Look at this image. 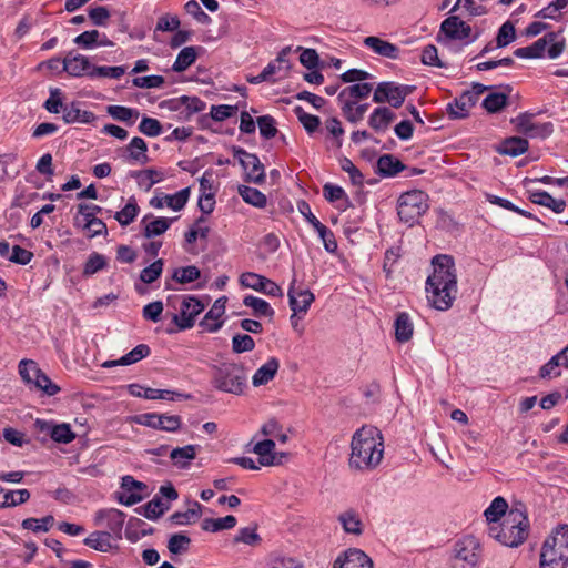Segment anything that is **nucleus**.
I'll return each mask as SVG.
<instances>
[{
  "mask_svg": "<svg viewBox=\"0 0 568 568\" xmlns=\"http://www.w3.org/2000/svg\"><path fill=\"white\" fill-rule=\"evenodd\" d=\"M106 112L114 120L124 122L129 125L133 124L139 118L140 112L136 109L123 106V105H108Z\"/></svg>",
  "mask_w": 568,
  "mask_h": 568,
  "instance_id": "41",
  "label": "nucleus"
},
{
  "mask_svg": "<svg viewBox=\"0 0 568 568\" xmlns=\"http://www.w3.org/2000/svg\"><path fill=\"white\" fill-rule=\"evenodd\" d=\"M135 422L140 425L165 432H176L182 424L178 415H164L156 413H146L136 416Z\"/></svg>",
  "mask_w": 568,
  "mask_h": 568,
  "instance_id": "10",
  "label": "nucleus"
},
{
  "mask_svg": "<svg viewBox=\"0 0 568 568\" xmlns=\"http://www.w3.org/2000/svg\"><path fill=\"white\" fill-rule=\"evenodd\" d=\"M237 192L244 202L255 207L262 209L267 203L266 195L255 187L239 185Z\"/></svg>",
  "mask_w": 568,
  "mask_h": 568,
  "instance_id": "39",
  "label": "nucleus"
},
{
  "mask_svg": "<svg viewBox=\"0 0 568 568\" xmlns=\"http://www.w3.org/2000/svg\"><path fill=\"white\" fill-rule=\"evenodd\" d=\"M101 211L102 207L94 204L80 203L78 205V213L83 215L85 221L83 227L91 232L90 237L105 235L108 233L105 223L101 219L95 217V214Z\"/></svg>",
  "mask_w": 568,
  "mask_h": 568,
  "instance_id": "14",
  "label": "nucleus"
},
{
  "mask_svg": "<svg viewBox=\"0 0 568 568\" xmlns=\"http://www.w3.org/2000/svg\"><path fill=\"white\" fill-rule=\"evenodd\" d=\"M268 568H302L300 561L293 557L284 556L280 552H273L267 560Z\"/></svg>",
  "mask_w": 568,
  "mask_h": 568,
  "instance_id": "56",
  "label": "nucleus"
},
{
  "mask_svg": "<svg viewBox=\"0 0 568 568\" xmlns=\"http://www.w3.org/2000/svg\"><path fill=\"white\" fill-rule=\"evenodd\" d=\"M32 385L38 389H41L48 396H53L60 392V387L54 384L40 368L32 382Z\"/></svg>",
  "mask_w": 568,
  "mask_h": 568,
  "instance_id": "53",
  "label": "nucleus"
},
{
  "mask_svg": "<svg viewBox=\"0 0 568 568\" xmlns=\"http://www.w3.org/2000/svg\"><path fill=\"white\" fill-rule=\"evenodd\" d=\"M138 180V184L149 191L154 184L163 179V173L154 169H146L143 171H134L131 173Z\"/></svg>",
  "mask_w": 568,
  "mask_h": 568,
  "instance_id": "46",
  "label": "nucleus"
},
{
  "mask_svg": "<svg viewBox=\"0 0 568 568\" xmlns=\"http://www.w3.org/2000/svg\"><path fill=\"white\" fill-rule=\"evenodd\" d=\"M383 454L381 432L373 426H363L352 437L348 465L355 470H372L381 464Z\"/></svg>",
  "mask_w": 568,
  "mask_h": 568,
  "instance_id": "2",
  "label": "nucleus"
},
{
  "mask_svg": "<svg viewBox=\"0 0 568 568\" xmlns=\"http://www.w3.org/2000/svg\"><path fill=\"white\" fill-rule=\"evenodd\" d=\"M106 266V260L105 257L97 252H93L89 255L87 262L83 266V276L88 277L91 276L99 271L103 270Z\"/></svg>",
  "mask_w": 568,
  "mask_h": 568,
  "instance_id": "55",
  "label": "nucleus"
},
{
  "mask_svg": "<svg viewBox=\"0 0 568 568\" xmlns=\"http://www.w3.org/2000/svg\"><path fill=\"white\" fill-rule=\"evenodd\" d=\"M243 304L247 307H251L253 310L254 316L261 317H273L274 316V310L271 307L270 303H267L265 300L247 295L243 298Z\"/></svg>",
  "mask_w": 568,
  "mask_h": 568,
  "instance_id": "43",
  "label": "nucleus"
},
{
  "mask_svg": "<svg viewBox=\"0 0 568 568\" xmlns=\"http://www.w3.org/2000/svg\"><path fill=\"white\" fill-rule=\"evenodd\" d=\"M140 212V207L135 202L134 197H131L126 205L119 212L115 213L114 219L121 226H128L132 223Z\"/></svg>",
  "mask_w": 568,
  "mask_h": 568,
  "instance_id": "50",
  "label": "nucleus"
},
{
  "mask_svg": "<svg viewBox=\"0 0 568 568\" xmlns=\"http://www.w3.org/2000/svg\"><path fill=\"white\" fill-rule=\"evenodd\" d=\"M252 442L246 446L248 452L258 455V463L261 466H277L281 465V460L277 458V452H275V442L273 439H264L255 443L252 448L250 446Z\"/></svg>",
  "mask_w": 568,
  "mask_h": 568,
  "instance_id": "19",
  "label": "nucleus"
},
{
  "mask_svg": "<svg viewBox=\"0 0 568 568\" xmlns=\"http://www.w3.org/2000/svg\"><path fill=\"white\" fill-rule=\"evenodd\" d=\"M179 216L175 217H155L153 214H146L141 220L142 235L146 239H153L164 234L170 226L178 221Z\"/></svg>",
  "mask_w": 568,
  "mask_h": 568,
  "instance_id": "17",
  "label": "nucleus"
},
{
  "mask_svg": "<svg viewBox=\"0 0 568 568\" xmlns=\"http://www.w3.org/2000/svg\"><path fill=\"white\" fill-rule=\"evenodd\" d=\"M529 143L526 139L519 138V136H513L509 139H506L500 149L499 153L510 155V156H518L520 154H524L528 150Z\"/></svg>",
  "mask_w": 568,
  "mask_h": 568,
  "instance_id": "40",
  "label": "nucleus"
},
{
  "mask_svg": "<svg viewBox=\"0 0 568 568\" xmlns=\"http://www.w3.org/2000/svg\"><path fill=\"white\" fill-rule=\"evenodd\" d=\"M191 544V538L185 534L179 532L170 537L168 541V549L173 555H179L187 550Z\"/></svg>",
  "mask_w": 568,
  "mask_h": 568,
  "instance_id": "62",
  "label": "nucleus"
},
{
  "mask_svg": "<svg viewBox=\"0 0 568 568\" xmlns=\"http://www.w3.org/2000/svg\"><path fill=\"white\" fill-rule=\"evenodd\" d=\"M202 506L197 501H193V507L186 511H175L170 516V520L174 525H186L191 521H195L201 517Z\"/></svg>",
  "mask_w": 568,
  "mask_h": 568,
  "instance_id": "49",
  "label": "nucleus"
},
{
  "mask_svg": "<svg viewBox=\"0 0 568 568\" xmlns=\"http://www.w3.org/2000/svg\"><path fill=\"white\" fill-rule=\"evenodd\" d=\"M225 304H226V297H220L217 298L213 306L210 308V311L204 315L202 321L200 322V326L210 333L217 332L222 325L223 322L219 321V318L224 314L225 312Z\"/></svg>",
  "mask_w": 568,
  "mask_h": 568,
  "instance_id": "21",
  "label": "nucleus"
},
{
  "mask_svg": "<svg viewBox=\"0 0 568 568\" xmlns=\"http://www.w3.org/2000/svg\"><path fill=\"white\" fill-rule=\"evenodd\" d=\"M126 69L123 65L118 67H95L93 65V69L91 70L90 78H110V79H120L124 73Z\"/></svg>",
  "mask_w": 568,
  "mask_h": 568,
  "instance_id": "58",
  "label": "nucleus"
},
{
  "mask_svg": "<svg viewBox=\"0 0 568 568\" xmlns=\"http://www.w3.org/2000/svg\"><path fill=\"white\" fill-rule=\"evenodd\" d=\"M541 551L568 561V525L559 526L542 544Z\"/></svg>",
  "mask_w": 568,
  "mask_h": 568,
  "instance_id": "12",
  "label": "nucleus"
},
{
  "mask_svg": "<svg viewBox=\"0 0 568 568\" xmlns=\"http://www.w3.org/2000/svg\"><path fill=\"white\" fill-rule=\"evenodd\" d=\"M242 286L262 292L268 296H282V288L273 281L253 272H245L240 277Z\"/></svg>",
  "mask_w": 568,
  "mask_h": 568,
  "instance_id": "13",
  "label": "nucleus"
},
{
  "mask_svg": "<svg viewBox=\"0 0 568 568\" xmlns=\"http://www.w3.org/2000/svg\"><path fill=\"white\" fill-rule=\"evenodd\" d=\"M516 39V30L514 24L510 21H506L498 29V33L496 37V47L505 48L509 43H511Z\"/></svg>",
  "mask_w": 568,
  "mask_h": 568,
  "instance_id": "61",
  "label": "nucleus"
},
{
  "mask_svg": "<svg viewBox=\"0 0 568 568\" xmlns=\"http://www.w3.org/2000/svg\"><path fill=\"white\" fill-rule=\"evenodd\" d=\"M428 195L420 190H412L403 193L397 201V214L399 220L413 226L418 223L420 216L428 210Z\"/></svg>",
  "mask_w": 568,
  "mask_h": 568,
  "instance_id": "5",
  "label": "nucleus"
},
{
  "mask_svg": "<svg viewBox=\"0 0 568 568\" xmlns=\"http://www.w3.org/2000/svg\"><path fill=\"white\" fill-rule=\"evenodd\" d=\"M405 169V164L393 154H383L377 160L376 173L381 176L390 178Z\"/></svg>",
  "mask_w": 568,
  "mask_h": 568,
  "instance_id": "28",
  "label": "nucleus"
},
{
  "mask_svg": "<svg viewBox=\"0 0 568 568\" xmlns=\"http://www.w3.org/2000/svg\"><path fill=\"white\" fill-rule=\"evenodd\" d=\"M415 87L399 84L393 81L379 82L374 90L373 101L375 103H389L390 106L397 109L403 105L406 97L413 93Z\"/></svg>",
  "mask_w": 568,
  "mask_h": 568,
  "instance_id": "7",
  "label": "nucleus"
},
{
  "mask_svg": "<svg viewBox=\"0 0 568 568\" xmlns=\"http://www.w3.org/2000/svg\"><path fill=\"white\" fill-rule=\"evenodd\" d=\"M508 504L501 496L495 497L488 508L484 511V516L489 524L497 525L503 516L506 517Z\"/></svg>",
  "mask_w": 568,
  "mask_h": 568,
  "instance_id": "38",
  "label": "nucleus"
},
{
  "mask_svg": "<svg viewBox=\"0 0 568 568\" xmlns=\"http://www.w3.org/2000/svg\"><path fill=\"white\" fill-rule=\"evenodd\" d=\"M196 445H186L184 447H176L170 452V458L173 464L179 468H186L191 460L196 457Z\"/></svg>",
  "mask_w": 568,
  "mask_h": 568,
  "instance_id": "35",
  "label": "nucleus"
},
{
  "mask_svg": "<svg viewBox=\"0 0 568 568\" xmlns=\"http://www.w3.org/2000/svg\"><path fill=\"white\" fill-rule=\"evenodd\" d=\"M36 427L40 432L49 433L50 437L57 443L69 444L75 438L74 433L68 424L51 425L48 422L37 419Z\"/></svg>",
  "mask_w": 568,
  "mask_h": 568,
  "instance_id": "23",
  "label": "nucleus"
},
{
  "mask_svg": "<svg viewBox=\"0 0 568 568\" xmlns=\"http://www.w3.org/2000/svg\"><path fill=\"white\" fill-rule=\"evenodd\" d=\"M236 525V518L233 515H227L222 518H205L202 521V529L204 531L216 532L224 529H232Z\"/></svg>",
  "mask_w": 568,
  "mask_h": 568,
  "instance_id": "45",
  "label": "nucleus"
},
{
  "mask_svg": "<svg viewBox=\"0 0 568 568\" xmlns=\"http://www.w3.org/2000/svg\"><path fill=\"white\" fill-rule=\"evenodd\" d=\"M199 50H202V48L201 47H185V48H183L179 52V54H178V57H176V59H175V61H174V63L172 65V70L174 72H183V71H185L189 67H191L195 62Z\"/></svg>",
  "mask_w": 568,
  "mask_h": 568,
  "instance_id": "37",
  "label": "nucleus"
},
{
  "mask_svg": "<svg viewBox=\"0 0 568 568\" xmlns=\"http://www.w3.org/2000/svg\"><path fill=\"white\" fill-rule=\"evenodd\" d=\"M477 103V101L464 91L454 101L449 102L446 106V112L452 120L465 119L469 114V110Z\"/></svg>",
  "mask_w": 568,
  "mask_h": 568,
  "instance_id": "24",
  "label": "nucleus"
},
{
  "mask_svg": "<svg viewBox=\"0 0 568 568\" xmlns=\"http://www.w3.org/2000/svg\"><path fill=\"white\" fill-rule=\"evenodd\" d=\"M333 568H374V565L363 550L351 548L335 559Z\"/></svg>",
  "mask_w": 568,
  "mask_h": 568,
  "instance_id": "16",
  "label": "nucleus"
},
{
  "mask_svg": "<svg viewBox=\"0 0 568 568\" xmlns=\"http://www.w3.org/2000/svg\"><path fill=\"white\" fill-rule=\"evenodd\" d=\"M128 160L139 164L149 162L148 145L142 138L134 136L126 146Z\"/></svg>",
  "mask_w": 568,
  "mask_h": 568,
  "instance_id": "34",
  "label": "nucleus"
},
{
  "mask_svg": "<svg viewBox=\"0 0 568 568\" xmlns=\"http://www.w3.org/2000/svg\"><path fill=\"white\" fill-rule=\"evenodd\" d=\"M561 363L558 355H554L546 364H544L539 369V377L542 379H550L554 377H559L561 375Z\"/></svg>",
  "mask_w": 568,
  "mask_h": 568,
  "instance_id": "64",
  "label": "nucleus"
},
{
  "mask_svg": "<svg viewBox=\"0 0 568 568\" xmlns=\"http://www.w3.org/2000/svg\"><path fill=\"white\" fill-rule=\"evenodd\" d=\"M555 32H548L542 38L535 41L531 45L518 48L514 51V55L520 59H539L542 58L548 43L554 40Z\"/></svg>",
  "mask_w": 568,
  "mask_h": 568,
  "instance_id": "26",
  "label": "nucleus"
},
{
  "mask_svg": "<svg viewBox=\"0 0 568 568\" xmlns=\"http://www.w3.org/2000/svg\"><path fill=\"white\" fill-rule=\"evenodd\" d=\"M151 353L150 347L146 344H139L132 351L119 358L121 365L126 366L148 357Z\"/></svg>",
  "mask_w": 568,
  "mask_h": 568,
  "instance_id": "57",
  "label": "nucleus"
},
{
  "mask_svg": "<svg viewBox=\"0 0 568 568\" xmlns=\"http://www.w3.org/2000/svg\"><path fill=\"white\" fill-rule=\"evenodd\" d=\"M432 265L433 273L426 281L428 303L438 311H447L453 306L457 295V274L454 258L445 254L436 255Z\"/></svg>",
  "mask_w": 568,
  "mask_h": 568,
  "instance_id": "1",
  "label": "nucleus"
},
{
  "mask_svg": "<svg viewBox=\"0 0 568 568\" xmlns=\"http://www.w3.org/2000/svg\"><path fill=\"white\" fill-rule=\"evenodd\" d=\"M232 153L244 170V180L246 182L254 184H263L265 182L264 165L256 154L250 153L241 146H233Z\"/></svg>",
  "mask_w": 568,
  "mask_h": 568,
  "instance_id": "9",
  "label": "nucleus"
},
{
  "mask_svg": "<svg viewBox=\"0 0 568 568\" xmlns=\"http://www.w3.org/2000/svg\"><path fill=\"white\" fill-rule=\"evenodd\" d=\"M205 305L195 296L187 295L183 297L180 314H173L172 322L178 329L169 328L166 332L173 334L178 331H186L194 326L195 318L204 311Z\"/></svg>",
  "mask_w": 568,
  "mask_h": 568,
  "instance_id": "8",
  "label": "nucleus"
},
{
  "mask_svg": "<svg viewBox=\"0 0 568 568\" xmlns=\"http://www.w3.org/2000/svg\"><path fill=\"white\" fill-rule=\"evenodd\" d=\"M529 200L535 204L550 209L555 213H561L566 207L565 200H556L546 191H529Z\"/></svg>",
  "mask_w": 568,
  "mask_h": 568,
  "instance_id": "31",
  "label": "nucleus"
},
{
  "mask_svg": "<svg viewBox=\"0 0 568 568\" xmlns=\"http://www.w3.org/2000/svg\"><path fill=\"white\" fill-rule=\"evenodd\" d=\"M164 262L159 258L149 266L144 267L140 273V280L145 284H151L156 281L163 271Z\"/></svg>",
  "mask_w": 568,
  "mask_h": 568,
  "instance_id": "63",
  "label": "nucleus"
},
{
  "mask_svg": "<svg viewBox=\"0 0 568 568\" xmlns=\"http://www.w3.org/2000/svg\"><path fill=\"white\" fill-rule=\"evenodd\" d=\"M111 532L94 531L83 540V544L94 550L108 552L113 547L111 544Z\"/></svg>",
  "mask_w": 568,
  "mask_h": 568,
  "instance_id": "36",
  "label": "nucleus"
},
{
  "mask_svg": "<svg viewBox=\"0 0 568 568\" xmlns=\"http://www.w3.org/2000/svg\"><path fill=\"white\" fill-rule=\"evenodd\" d=\"M93 69V64L89 60L88 57L74 53V52H68L67 55L63 59V68L62 71L67 72L69 75L74 78L80 77H89L91 70Z\"/></svg>",
  "mask_w": 568,
  "mask_h": 568,
  "instance_id": "15",
  "label": "nucleus"
},
{
  "mask_svg": "<svg viewBox=\"0 0 568 568\" xmlns=\"http://www.w3.org/2000/svg\"><path fill=\"white\" fill-rule=\"evenodd\" d=\"M508 101V95L504 92L489 93L483 101V108L488 113H497L503 110Z\"/></svg>",
  "mask_w": 568,
  "mask_h": 568,
  "instance_id": "51",
  "label": "nucleus"
},
{
  "mask_svg": "<svg viewBox=\"0 0 568 568\" xmlns=\"http://www.w3.org/2000/svg\"><path fill=\"white\" fill-rule=\"evenodd\" d=\"M200 276L201 271L196 266L190 265L174 270L172 278L178 283L187 284L199 280Z\"/></svg>",
  "mask_w": 568,
  "mask_h": 568,
  "instance_id": "54",
  "label": "nucleus"
},
{
  "mask_svg": "<svg viewBox=\"0 0 568 568\" xmlns=\"http://www.w3.org/2000/svg\"><path fill=\"white\" fill-rule=\"evenodd\" d=\"M173 111L185 112V118H190L194 113L203 111L206 103L197 97L182 95L178 99H172L165 102Z\"/></svg>",
  "mask_w": 568,
  "mask_h": 568,
  "instance_id": "22",
  "label": "nucleus"
},
{
  "mask_svg": "<svg viewBox=\"0 0 568 568\" xmlns=\"http://www.w3.org/2000/svg\"><path fill=\"white\" fill-rule=\"evenodd\" d=\"M364 45L371 49L374 53L388 58L397 59L399 57V48L388 41L378 37L369 36L363 41Z\"/></svg>",
  "mask_w": 568,
  "mask_h": 568,
  "instance_id": "27",
  "label": "nucleus"
},
{
  "mask_svg": "<svg viewBox=\"0 0 568 568\" xmlns=\"http://www.w3.org/2000/svg\"><path fill=\"white\" fill-rule=\"evenodd\" d=\"M54 517L52 515L44 516L40 519L38 518H26L21 526L23 529L31 530L33 532H47L54 525Z\"/></svg>",
  "mask_w": 568,
  "mask_h": 568,
  "instance_id": "48",
  "label": "nucleus"
},
{
  "mask_svg": "<svg viewBox=\"0 0 568 568\" xmlns=\"http://www.w3.org/2000/svg\"><path fill=\"white\" fill-rule=\"evenodd\" d=\"M373 90V84L368 82L354 83L345 89H343L338 95L337 100H345V98L349 99H365L369 95Z\"/></svg>",
  "mask_w": 568,
  "mask_h": 568,
  "instance_id": "42",
  "label": "nucleus"
},
{
  "mask_svg": "<svg viewBox=\"0 0 568 568\" xmlns=\"http://www.w3.org/2000/svg\"><path fill=\"white\" fill-rule=\"evenodd\" d=\"M394 328L395 338L397 342H408L412 338L414 332V325L409 315L405 312L398 313L394 323Z\"/></svg>",
  "mask_w": 568,
  "mask_h": 568,
  "instance_id": "33",
  "label": "nucleus"
},
{
  "mask_svg": "<svg viewBox=\"0 0 568 568\" xmlns=\"http://www.w3.org/2000/svg\"><path fill=\"white\" fill-rule=\"evenodd\" d=\"M98 520H105V526L115 540L122 539V529L125 520V514L119 509L110 508L100 510L97 514Z\"/></svg>",
  "mask_w": 568,
  "mask_h": 568,
  "instance_id": "20",
  "label": "nucleus"
},
{
  "mask_svg": "<svg viewBox=\"0 0 568 568\" xmlns=\"http://www.w3.org/2000/svg\"><path fill=\"white\" fill-rule=\"evenodd\" d=\"M280 368V361L276 357H270L260 368L256 369L252 377V384L255 387L266 385L276 375Z\"/></svg>",
  "mask_w": 568,
  "mask_h": 568,
  "instance_id": "29",
  "label": "nucleus"
},
{
  "mask_svg": "<svg viewBox=\"0 0 568 568\" xmlns=\"http://www.w3.org/2000/svg\"><path fill=\"white\" fill-rule=\"evenodd\" d=\"M244 366L225 362L212 367V385L221 392L241 395L246 387Z\"/></svg>",
  "mask_w": 568,
  "mask_h": 568,
  "instance_id": "4",
  "label": "nucleus"
},
{
  "mask_svg": "<svg viewBox=\"0 0 568 568\" xmlns=\"http://www.w3.org/2000/svg\"><path fill=\"white\" fill-rule=\"evenodd\" d=\"M529 519L524 504L514 505L500 524L490 525L488 535L504 546L516 548L525 542Z\"/></svg>",
  "mask_w": 568,
  "mask_h": 568,
  "instance_id": "3",
  "label": "nucleus"
},
{
  "mask_svg": "<svg viewBox=\"0 0 568 568\" xmlns=\"http://www.w3.org/2000/svg\"><path fill=\"white\" fill-rule=\"evenodd\" d=\"M191 194L190 187H184L172 195H163V199H165V204L172 209L173 211H180L182 210L185 204L189 201Z\"/></svg>",
  "mask_w": 568,
  "mask_h": 568,
  "instance_id": "60",
  "label": "nucleus"
},
{
  "mask_svg": "<svg viewBox=\"0 0 568 568\" xmlns=\"http://www.w3.org/2000/svg\"><path fill=\"white\" fill-rule=\"evenodd\" d=\"M169 508L170 505L164 503L160 496H154L149 503L136 508L135 511L146 519L156 520L169 510Z\"/></svg>",
  "mask_w": 568,
  "mask_h": 568,
  "instance_id": "32",
  "label": "nucleus"
},
{
  "mask_svg": "<svg viewBox=\"0 0 568 568\" xmlns=\"http://www.w3.org/2000/svg\"><path fill=\"white\" fill-rule=\"evenodd\" d=\"M287 295L290 307L293 312L291 321H293L297 313H306L314 301V294L310 290L295 288V280L292 282Z\"/></svg>",
  "mask_w": 568,
  "mask_h": 568,
  "instance_id": "18",
  "label": "nucleus"
},
{
  "mask_svg": "<svg viewBox=\"0 0 568 568\" xmlns=\"http://www.w3.org/2000/svg\"><path fill=\"white\" fill-rule=\"evenodd\" d=\"M532 114L528 112L520 113L516 119L513 120L514 123H516L518 131L535 136L539 133L540 129H546L550 124H544V125H537L531 122Z\"/></svg>",
  "mask_w": 568,
  "mask_h": 568,
  "instance_id": "47",
  "label": "nucleus"
},
{
  "mask_svg": "<svg viewBox=\"0 0 568 568\" xmlns=\"http://www.w3.org/2000/svg\"><path fill=\"white\" fill-rule=\"evenodd\" d=\"M1 508L16 507L24 504L30 498V491L26 488L18 490H7L3 488Z\"/></svg>",
  "mask_w": 568,
  "mask_h": 568,
  "instance_id": "44",
  "label": "nucleus"
},
{
  "mask_svg": "<svg viewBox=\"0 0 568 568\" xmlns=\"http://www.w3.org/2000/svg\"><path fill=\"white\" fill-rule=\"evenodd\" d=\"M471 27L457 16H449L442 24L437 40L442 41V34L448 40H465L471 36Z\"/></svg>",
  "mask_w": 568,
  "mask_h": 568,
  "instance_id": "11",
  "label": "nucleus"
},
{
  "mask_svg": "<svg viewBox=\"0 0 568 568\" xmlns=\"http://www.w3.org/2000/svg\"><path fill=\"white\" fill-rule=\"evenodd\" d=\"M294 113L297 116L298 121L303 124L307 133H314L318 129L321 120L317 115H313L305 112L303 108L300 105L295 106Z\"/></svg>",
  "mask_w": 568,
  "mask_h": 568,
  "instance_id": "59",
  "label": "nucleus"
},
{
  "mask_svg": "<svg viewBox=\"0 0 568 568\" xmlns=\"http://www.w3.org/2000/svg\"><path fill=\"white\" fill-rule=\"evenodd\" d=\"M395 118V113L389 108L378 106L369 115L368 124L376 132H383L387 130Z\"/></svg>",
  "mask_w": 568,
  "mask_h": 568,
  "instance_id": "30",
  "label": "nucleus"
},
{
  "mask_svg": "<svg viewBox=\"0 0 568 568\" xmlns=\"http://www.w3.org/2000/svg\"><path fill=\"white\" fill-rule=\"evenodd\" d=\"M481 557V546L474 536L457 540L450 558L452 568H476Z\"/></svg>",
  "mask_w": 568,
  "mask_h": 568,
  "instance_id": "6",
  "label": "nucleus"
},
{
  "mask_svg": "<svg viewBox=\"0 0 568 568\" xmlns=\"http://www.w3.org/2000/svg\"><path fill=\"white\" fill-rule=\"evenodd\" d=\"M338 519L345 532L354 535L362 534V521L354 511H345L339 515Z\"/></svg>",
  "mask_w": 568,
  "mask_h": 568,
  "instance_id": "52",
  "label": "nucleus"
},
{
  "mask_svg": "<svg viewBox=\"0 0 568 568\" xmlns=\"http://www.w3.org/2000/svg\"><path fill=\"white\" fill-rule=\"evenodd\" d=\"M81 103L78 101H73L71 103H65V106L63 108V115L62 120L67 124L71 123H82V124H89L97 120V116L93 112L81 110L80 109Z\"/></svg>",
  "mask_w": 568,
  "mask_h": 568,
  "instance_id": "25",
  "label": "nucleus"
}]
</instances>
